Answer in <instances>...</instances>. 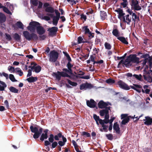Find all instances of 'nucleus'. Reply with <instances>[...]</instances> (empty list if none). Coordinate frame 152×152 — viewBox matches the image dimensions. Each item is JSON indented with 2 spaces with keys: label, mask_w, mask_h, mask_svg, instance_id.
Returning a JSON list of instances; mask_svg holds the SVG:
<instances>
[{
  "label": "nucleus",
  "mask_w": 152,
  "mask_h": 152,
  "mask_svg": "<svg viewBox=\"0 0 152 152\" xmlns=\"http://www.w3.org/2000/svg\"><path fill=\"white\" fill-rule=\"evenodd\" d=\"M100 115L102 116L105 115V119H108L109 118V112L108 110L104 109L101 110L99 112Z\"/></svg>",
  "instance_id": "obj_11"
},
{
  "label": "nucleus",
  "mask_w": 152,
  "mask_h": 152,
  "mask_svg": "<svg viewBox=\"0 0 152 152\" xmlns=\"http://www.w3.org/2000/svg\"><path fill=\"white\" fill-rule=\"evenodd\" d=\"M129 119L128 118H126L123 119V120L122 121L121 123L123 124H125L129 122Z\"/></svg>",
  "instance_id": "obj_50"
},
{
  "label": "nucleus",
  "mask_w": 152,
  "mask_h": 152,
  "mask_svg": "<svg viewBox=\"0 0 152 152\" xmlns=\"http://www.w3.org/2000/svg\"><path fill=\"white\" fill-rule=\"evenodd\" d=\"M139 58L137 57L135 55H131L128 56L124 61L121 60L118 63V66L122 64L123 66L125 65L126 67H129L131 66L132 63H139Z\"/></svg>",
  "instance_id": "obj_1"
},
{
  "label": "nucleus",
  "mask_w": 152,
  "mask_h": 152,
  "mask_svg": "<svg viewBox=\"0 0 152 152\" xmlns=\"http://www.w3.org/2000/svg\"><path fill=\"white\" fill-rule=\"evenodd\" d=\"M87 106L91 108H94L95 107L96 103L93 99H91L90 101L87 100L86 101Z\"/></svg>",
  "instance_id": "obj_16"
},
{
  "label": "nucleus",
  "mask_w": 152,
  "mask_h": 152,
  "mask_svg": "<svg viewBox=\"0 0 152 152\" xmlns=\"http://www.w3.org/2000/svg\"><path fill=\"white\" fill-rule=\"evenodd\" d=\"M47 15L49 16H50V18H53V24L54 25L56 26L59 20V18L58 17H57L54 16L53 14H48Z\"/></svg>",
  "instance_id": "obj_12"
},
{
  "label": "nucleus",
  "mask_w": 152,
  "mask_h": 152,
  "mask_svg": "<svg viewBox=\"0 0 152 152\" xmlns=\"http://www.w3.org/2000/svg\"><path fill=\"white\" fill-rule=\"evenodd\" d=\"M16 25L20 28L23 29V23L20 21L17 22L16 23Z\"/></svg>",
  "instance_id": "obj_37"
},
{
  "label": "nucleus",
  "mask_w": 152,
  "mask_h": 152,
  "mask_svg": "<svg viewBox=\"0 0 152 152\" xmlns=\"http://www.w3.org/2000/svg\"><path fill=\"white\" fill-rule=\"evenodd\" d=\"M37 80V77H31L28 78L26 80L29 83H32L36 81Z\"/></svg>",
  "instance_id": "obj_26"
},
{
  "label": "nucleus",
  "mask_w": 152,
  "mask_h": 152,
  "mask_svg": "<svg viewBox=\"0 0 152 152\" xmlns=\"http://www.w3.org/2000/svg\"><path fill=\"white\" fill-rule=\"evenodd\" d=\"M131 20V18L129 15H127L124 17L123 21L129 25Z\"/></svg>",
  "instance_id": "obj_20"
},
{
  "label": "nucleus",
  "mask_w": 152,
  "mask_h": 152,
  "mask_svg": "<svg viewBox=\"0 0 152 152\" xmlns=\"http://www.w3.org/2000/svg\"><path fill=\"white\" fill-rule=\"evenodd\" d=\"M102 129H100V130L101 132H107L108 126L106 125H102Z\"/></svg>",
  "instance_id": "obj_40"
},
{
  "label": "nucleus",
  "mask_w": 152,
  "mask_h": 152,
  "mask_svg": "<svg viewBox=\"0 0 152 152\" xmlns=\"http://www.w3.org/2000/svg\"><path fill=\"white\" fill-rule=\"evenodd\" d=\"M7 87V85L5 82L0 80V91H4Z\"/></svg>",
  "instance_id": "obj_21"
},
{
  "label": "nucleus",
  "mask_w": 152,
  "mask_h": 152,
  "mask_svg": "<svg viewBox=\"0 0 152 152\" xmlns=\"http://www.w3.org/2000/svg\"><path fill=\"white\" fill-rule=\"evenodd\" d=\"M67 80L68 83L72 86H76L77 85V83H76L72 82L69 79H67Z\"/></svg>",
  "instance_id": "obj_43"
},
{
  "label": "nucleus",
  "mask_w": 152,
  "mask_h": 152,
  "mask_svg": "<svg viewBox=\"0 0 152 152\" xmlns=\"http://www.w3.org/2000/svg\"><path fill=\"white\" fill-rule=\"evenodd\" d=\"M77 42L78 44L81 43H88V42L85 39L84 37H79L77 38Z\"/></svg>",
  "instance_id": "obj_22"
},
{
  "label": "nucleus",
  "mask_w": 152,
  "mask_h": 152,
  "mask_svg": "<svg viewBox=\"0 0 152 152\" xmlns=\"http://www.w3.org/2000/svg\"><path fill=\"white\" fill-rule=\"evenodd\" d=\"M52 148H55L58 145V143L56 142H52Z\"/></svg>",
  "instance_id": "obj_59"
},
{
  "label": "nucleus",
  "mask_w": 152,
  "mask_h": 152,
  "mask_svg": "<svg viewBox=\"0 0 152 152\" xmlns=\"http://www.w3.org/2000/svg\"><path fill=\"white\" fill-rule=\"evenodd\" d=\"M106 136L107 138L110 140H112L113 139V135L111 134H107Z\"/></svg>",
  "instance_id": "obj_55"
},
{
  "label": "nucleus",
  "mask_w": 152,
  "mask_h": 152,
  "mask_svg": "<svg viewBox=\"0 0 152 152\" xmlns=\"http://www.w3.org/2000/svg\"><path fill=\"white\" fill-rule=\"evenodd\" d=\"M5 5L7 6L8 8L10 10H12L14 9L13 5L9 2L6 3Z\"/></svg>",
  "instance_id": "obj_42"
},
{
  "label": "nucleus",
  "mask_w": 152,
  "mask_h": 152,
  "mask_svg": "<svg viewBox=\"0 0 152 152\" xmlns=\"http://www.w3.org/2000/svg\"><path fill=\"white\" fill-rule=\"evenodd\" d=\"M132 15L133 20L135 21L137 18V15L134 13H133Z\"/></svg>",
  "instance_id": "obj_58"
},
{
  "label": "nucleus",
  "mask_w": 152,
  "mask_h": 152,
  "mask_svg": "<svg viewBox=\"0 0 152 152\" xmlns=\"http://www.w3.org/2000/svg\"><path fill=\"white\" fill-rule=\"evenodd\" d=\"M92 87L91 84L87 83L81 85L80 86V90H86L87 89L91 88Z\"/></svg>",
  "instance_id": "obj_13"
},
{
  "label": "nucleus",
  "mask_w": 152,
  "mask_h": 152,
  "mask_svg": "<svg viewBox=\"0 0 152 152\" xmlns=\"http://www.w3.org/2000/svg\"><path fill=\"white\" fill-rule=\"evenodd\" d=\"M32 70H31V69H28V73L27 75V77H29L30 76H31V75H32Z\"/></svg>",
  "instance_id": "obj_64"
},
{
  "label": "nucleus",
  "mask_w": 152,
  "mask_h": 152,
  "mask_svg": "<svg viewBox=\"0 0 152 152\" xmlns=\"http://www.w3.org/2000/svg\"><path fill=\"white\" fill-rule=\"evenodd\" d=\"M30 128L31 132L34 133L33 137L35 139L38 138L42 132V129L40 128L39 129L38 128L34 127L32 126H31Z\"/></svg>",
  "instance_id": "obj_4"
},
{
  "label": "nucleus",
  "mask_w": 152,
  "mask_h": 152,
  "mask_svg": "<svg viewBox=\"0 0 152 152\" xmlns=\"http://www.w3.org/2000/svg\"><path fill=\"white\" fill-rule=\"evenodd\" d=\"M2 8H3V10L4 11V12L7 13L10 15L12 14V13L9 11L8 9L6 7L3 6V7Z\"/></svg>",
  "instance_id": "obj_41"
},
{
  "label": "nucleus",
  "mask_w": 152,
  "mask_h": 152,
  "mask_svg": "<svg viewBox=\"0 0 152 152\" xmlns=\"http://www.w3.org/2000/svg\"><path fill=\"white\" fill-rule=\"evenodd\" d=\"M105 47L106 49L110 50L111 48L110 45L107 42H105L104 44Z\"/></svg>",
  "instance_id": "obj_53"
},
{
  "label": "nucleus",
  "mask_w": 152,
  "mask_h": 152,
  "mask_svg": "<svg viewBox=\"0 0 152 152\" xmlns=\"http://www.w3.org/2000/svg\"><path fill=\"white\" fill-rule=\"evenodd\" d=\"M93 117L95 121H99L100 120L99 116H97L96 115L94 114Z\"/></svg>",
  "instance_id": "obj_61"
},
{
  "label": "nucleus",
  "mask_w": 152,
  "mask_h": 152,
  "mask_svg": "<svg viewBox=\"0 0 152 152\" xmlns=\"http://www.w3.org/2000/svg\"><path fill=\"white\" fill-rule=\"evenodd\" d=\"M6 20L5 15L3 14L0 12V23L4 22Z\"/></svg>",
  "instance_id": "obj_27"
},
{
  "label": "nucleus",
  "mask_w": 152,
  "mask_h": 152,
  "mask_svg": "<svg viewBox=\"0 0 152 152\" xmlns=\"http://www.w3.org/2000/svg\"><path fill=\"white\" fill-rule=\"evenodd\" d=\"M110 104L109 102L106 103L102 101H101L99 102L98 106L99 108L102 109L106 107Z\"/></svg>",
  "instance_id": "obj_18"
},
{
  "label": "nucleus",
  "mask_w": 152,
  "mask_h": 152,
  "mask_svg": "<svg viewBox=\"0 0 152 152\" xmlns=\"http://www.w3.org/2000/svg\"><path fill=\"white\" fill-rule=\"evenodd\" d=\"M116 11L118 14V18L119 19H120L124 15L122 10L120 9H118Z\"/></svg>",
  "instance_id": "obj_25"
},
{
  "label": "nucleus",
  "mask_w": 152,
  "mask_h": 152,
  "mask_svg": "<svg viewBox=\"0 0 152 152\" xmlns=\"http://www.w3.org/2000/svg\"><path fill=\"white\" fill-rule=\"evenodd\" d=\"M15 72L18 73V74L20 76H21L23 74V72L19 68H16L15 69Z\"/></svg>",
  "instance_id": "obj_34"
},
{
  "label": "nucleus",
  "mask_w": 152,
  "mask_h": 152,
  "mask_svg": "<svg viewBox=\"0 0 152 152\" xmlns=\"http://www.w3.org/2000/svg\"><path fill=\"white\" fill-rule=\"evenodd\" d=\"M0 76L1 77H2V76L4 77L7 80L9 78L8 75L4 72H0Z\"/></svg>",
  "instance_id": "obj_39"
},
{
  "label": "nucleus",
  "mask_w": 152,
  "mask_h": 152,
  "mask_svg": "<svg viewBox=\"0 0 152 152\" xmlns=\"http://www.w3.org/2000/svg\"><path fill=\"white\" fill-rule=\"evenodd\" d=\"M28 68H31L33 72L37 73L39 72L41 70V67L34 62L31 63V65L28 66Z\"/></svg>",
  "instance_id": "obj_6"
},
{
  "label": "nucleus",
  "mask_w": 152,
  "mask_h": 152,
  "mask_svg": "<svg viewBox=\"0 0 152 152\" xmlns=\"http://www.w3.org/2000/svg\"><path fill=\"white\" fill-rule=\"evenodd\" d=\"M9 90L11 92L15 93H18V89L12 86L10 87Z\"/></svg>",
  "instance_id": "obj_36"
},
{
  "label": "nucleus",
  "mask_w": 152,
  "mask_h": 152,
  "mask_svg": "<svg viewBox=\"0 0 152 152\" xmlns=\"http://www.w3.org/2000/svg\"><path fill=\"white\" fill-rule=\"evenodd\" d=\"M10 80L12 82H16L17 80L15 79V77L13 75L10 74L9 77Z\"/></svg>",
  "instance_id": "obj_44"
},
{
  "label": "nucleus",
  "mask_w": 152,
  "mask_h": 152,
  "mask_svg": "<svg viewBox=\"0 0 152 152\" xmlns=\"http://www.w3.org/2000/svg\"><path fill=\"white\" fill-rule=\"evenodd\" d=\"M37 33L39 35H42L45 32V30L42 26L39 25L37 27Z\"/></svg>",
  "instance_id": "obj_17"
},
{
  "label": "nucleus",
  "mask_w": 152,
  "mask_h": 152,
  "mask_svg": "<svg viewBox=\"0 0 152 152\" xmlns=\"http://www.w3.org/2000/svg\"><path fill=\"white\" fill-rule=\"evenodd\" d=\"M45 11L46 12L50 13V14H53L54 12V10L52 7L50 6L45 9Z\"/></svg>",
  "instance_id": "obj_28"
},
{
  "label": "nucleus",
  "mask_w": 152,
  "mask_h": 152,
  "mask_svg": "<svg viewBox=\"0 0 152 152\" xmlns=\"http://www.w3.org/2000/svg\"><path fill=\"white\" fill-rule=\"evenodd\" d=\"M106 82L109 84H112L115 83V80L111 79H109L106 81Z\"/></svg>",
  "instance_id": "obj_48"
},
{
  "label": "nucleus",
  "mask_w": 152,
  "mask_h": 152,
  "mask_svg": "<svg viewBox=\"0 0 152 152\" xmlns=\"http://www.w3.org/2000/svg\"><path fill=\"white\" fill-rule=\"evenodd\" d=\"M82 135L83 136H85L87 137H89L90 136V135L89 133L85 132H83L82 133Z\"/></svg>",
  "instance_id": "obj_57"
},
{
  "label": "nucleus",
  "mask_w": 152,
  "mask_h": 152,
  "mask_svg": "<svg viewBox=\"0 0 152 152\" xmlns=\"http://www.w3.org/2000/svg\"><path fill=\"white\" fill-rule=\"evenodd\" d=\"M50 4L49 3L47 2L45 3L44 4H43V8H44L45 9V10L46 8H47V7H50Z\"/></svg>",
  "instance_id": "obj_62"
},
{
  "label": "nucleus",
  "mask_w": 152,
  "mask_h": 152,
  "mask_svg": "<svg viewBox=\"0 0 152 152\" xmlns=\"http://www.w3.org/2000/svg\"><path fill=\"white\" fill-rule=\"evenodd\" d=\"M96 57L94 55H91L89 58V59L91 62H93V64H96V61H95Z\"/></svg>",
  "instance_id": "obj_38"
},
{
  "label": "nucleus",
  "mask_w": 152,
  "mask_h": 152,
  "mask_svg": "<svg viewBox=\"0 0 152 152\" xmlns=\"http://www.w3.org/2000/svg\"><path fill=\"white\" fill-rule=\"evenodd\" d=\"M141 57L142 58H145L143 60H142V61L143 66L145 65L146 63H148L150 64L151 61L152 60V56H150L148 54H146L142 55Z\"/></svg>",
  "instance_id": "obj_8"
},
{
  "label": "nucleus",
  "mask_w": 152,
  "mask_h": 152,
  "mask_svg": "<svg viewBox=\"0 0 152 152\" xmlns=\"http://www.w3.org/2000/svg\"><path fill=\"white\" fill-rule=\"evenodd\" d=\"M39 25V23L33 21L31 22L29 24V26L27 27V29L31 32H34L36 28H37V26Z\"/></svg>",
  "instance_id": "obj_7"
},
{
  "label": "nucleus",
  "mask_w": 152,
  "mask_h": 152,
  "mask_svg": "<svg viewBox=\"0 0 152 152\" xmlns=\"http://www.w3.org/2000/svg\"><path fill=\"white\" fill-rule=\"evenodd\" d=\"M143 76L145 80L147 81L149 83L152 82V77L149 76L148 75L147 76L144 75Z\"/></svg>",
  "instance_id": "obj_32"
},
{
  "label": "nucleus",
  "mask_w": 152,
  "mask_h": 152,
  "mask_svg": "<svg viewBox=\"0 0 152 152\" xmlns=\"http://www.w3.org/2000/svg\"><path fill=\"white\" fill-rule=\"evenodd\" d=\"M31 1L32 4L35 6L37 5L39 2L37 0H31Z\"/></svg>",
  "instance_id": "obj_54"
},
{
  "label": "nucleus",
  "mask_w": 152,
  "mask_h": 152,
  "mask_svg": "<svg viewBox=\"0 0 152 152\" xmlns=\"http://www.w3.org/2000/svg\"><path fill=\"white\" fill-rule=\"evenodd\" d=\"M100 16L102 20H104L107 17L106 12L104 11H101L100 12Z\"/></svg>",
  "instance_id": "obj_30"
},
{
  "label": "nucleus",
  "mask_w": 152,
  "mask_h": 152,
  "mask_svg": "<svg viewBox=\"0 0 152 152\" xmlns=\"http://www.w3.org/2000/svg\"><path fill=\"white\" fill-rule=\"evenodd\" d=\"M145 119L143 120L145 124L148 126L152 124V118L149 116H146Z\"/></svg>",
  "instance_id": "obj_14"
},
{
  "label": "nucleus",
  "mask_w": 152,
  "mask_h": 152,
  "mask_svg": "<svg viewBox=\"0 0 152 152\" xmlns=\"http://www.w3.org/2000/svg\"><path fill=\"white\" fill-rule=\"evenodd\" d=\"M131 6L132 9L135 10H140L142 9L137 0H131Z\"/></svg>",
  "instance_id": "obj_9"
},
{
  "label": "nucleus",
  "mask_w": 152,
  "mask_h": 152,
  "mask_svg": "<svg viewBox=\"0 0 152 152\" xmlns=\"http://www.w3.org/2000/svg\"><path fill=\"white\" fill-rule=\"evenodd\" d=\"M133 76L137 80L141 81L142 78V76L141 74H134Z\"/></svg>",
  "instance_id": "obj_33"
},
{
  "label": "nucleus",
  "mask_w": 152,
  "mask_h": 152,
  "mask_svg": "<svg viewBox=\"0 0 152 152\" xmlns=\"http://www.w3.org/2000/svg\"><path fill=\"white\" fill-rule=\"evenodd\" d=\"M112 34L115 36L117 37H119L120 35V32L118 29V27L117 26L115 25L112 31Z\"/></svg>",
  "instance_id": "obj_15"
},
{
  "label": "nucleus",
  "mask_w": 152,
  "mask_h": 152,
  "mask_svg": "<svg viewBox=\"0 0 152 152\" xmlns=\"http://www.w3.org/2000/svg\"><path fill=\"white\" fill-rule=\"evenodd\" d=\"M117 84L120 88L123 89L128 90L130 89V87L121 80L118 81L117 83Z\"/></svg>",
  "instance_id": "obj_10"
},
{
  "label": "nucleus",
  "mask_w": 152,
  "mask_h": 152,
  "mask_svg": "<svg viewBox=\"0 0 152 152\" xmlns=\"http://www.w3.org/2000/svg\"><path fill=\"white\" fill-rule=\"evenodd\" d=\"M58 30L57 27H53L48 29V31L51 33L54 34Z\"/></svg>",
  "instance_id": "obj_29"
},
{
  "label": "nucleus",
  "mask_w": 152,
  "mask_h": 152,
  "mask_svg": "<svg viewBox=\"0 0 152 152\" xmlns=\"http://www.w3.org/2000/svg\"><path fill=\"white\" fill-rule=\"evenodd\" d=\"M58 56L57 52L54 50L50 51L49 54V60L50 62H55L56 61Z\"/></svg>",
  "instance_id": "obj_5"
},
{
  "label": "nucleus",
  "mask_w": 152,
  "mask_h": 152,
  "mask_svg": "<svg viewBox=\"0 0 152 152\" xmlns=\"http://www.w3.org/2000/svg\"><path fill=\"white\" fill-rule=\"evenodd\" d=\"M61 76L63 77H69L70 76L68 75L67 73L64 72H60Z\"/></svg>",
  "instance_id": "obj_52"
},
{
  "label": "nucleus",
  "mask_w": 152,
  "mask_h": 152,
  "mask_svg": "<svg viewBox=\"0 0 152 152\" xmlns=\"http://www.w3.org/2000/svg\"><path fill=\"white\" fill-rule=\"evenodd\" d=\"M62 135L61 133H59L57 135H56L54 136L55 140H59V138L62 137Z\"/></svg>",
  "instance_id": "obj_49"
},
{
  "label": "nucleus",
  "mask_w": 152,
  "mask_h": 152,
  "mask_svg": "<svg viewBox=\"0 0 152 152\" xmlns=\"http://www.w3.org/2000/svg\"><path fill=\"white\" fill-rule=\"evenodd\" d=\"M6 35V39L8 40L9 41L11 40V36L9 34H5Z\"/></svg>",
  "instance_id": "obj_60"
},
{
  "label": "nucleus",
  "mask_w": 152,
  "mask_h": 152,
  "mask_svg": "<svg viewBox=\"0 0 152 152\" xmlns=\"http://www.w3.org/2000/svg\"><path fill=\"white\" fill-rule=\"evenodd\" d=\"M130 87L139 93L141 92L142 91L143 93L148 94L150 91L149 87L146 85L144 86L143 88L140 85L138 84H133V86H131Z\"/></svg>",
  "instance_id": "obj_2"
},
{
  "label": "nucleus",
  "mask_w": 152,
  "mask_h": 152,
  "mask_svg": "<svg viewBox=\"0 0 152 152\" xmlns=\"http://www.w3.org/2000/svg\"><path fill=\"white\" fill-rule=\"evenodd\" d=\"M48 129H46L44 131V133H43L42 134L40 139L41 140L43 141L44 139H47L48 138Z\"/></svg>",
  "instance_id": "obj_19"
},
{
  "label": "nucleus",
  "mask_w": 152,
  "mask_h": 152,
  "mask_svg": "<svg viewBox=\"0 0 152 152\" xmlns=\"http://www.w3.org/2000/svg\"><path fill=\"white\" fill-rule=\"evenodd\" d=\"M15 39L17 41L19 40L20 39V35L17 33H15L13 36Z\"/></svg>",
  "instance_id": "obj_47"
},
{
  "label": "nucleus",
  "mask_w": 152,
  "mask_h": 152,
  "mask_svg": "<svg viewBox=\"0 0 152 152\" xmlns=\"http://www.w3.org/2000/svg\"><path fill=\"white\" fill-rule=\"evenodd\" d=\"M67 66L68 69L72 72L71 68L73 66V65L71 64L69 62H68L67 65Z\"/></svg>",
  "instance_id": "obj_56"
},
{
  "label": "nucleus",
  "mask_w": 152,
  "mask_h": 152,
  "mask_svg": "<svg viewBox=\"0 0 152 152\" xmlns=\"http://www.w3.org/2000/svg\"><path fill=\"white\" fill-rule=\"evenodd\" d=\"M54 136L53 134H51L50 135V137L48 138L49 141L51 143L53 142L54 141Z\"/></svg>",
  "instance_id": "obj_46"
},
{
  "label": "nucleus",
  "mask_w": 152,
  "mask_h": 152,
  "mask_svg": "<svg viewBox=\"0 0 152 152\" xmlns=\"http://www.w3.org/2000/svg\"><path fill=\"white\" fill-rule=\"evenodd\" d=\"M113 129L117 133L119 134L120 133V128L119 126L117 123H115L113 125Z\"/></svg>",
  "instance_id": "obj_24"
},
{
  "label": "nucleus",
  "mask_w": 152,
  "mask_h": 152,
  "mask_svg": "<svg viewBox=\"0 0 152 152\" xmlns=\"http://www.w3.org/2000/svg\"><path fill=\"white\" fill-rule=\"evenodd\" d=\"M85 34H88L90 32L89 29L88 28L87 26H85L83 27Z\"/></svg>",
  "instance_id": "obj_51"
},
{
  "label": "nucleus",
  "mask_w": 152,
  "mask_h": 152,
  "mask_svg": "<svg viewBox=\"0 0 152 152\" xmlns=\"http://www.w3.org/2000/svg\"><path fill=\"white\" fill-rule=\"evenodd\" d=\"M23 34L25 38L28 41L32 39L37 40L38 39V37L36 34L34 33L30 34L27 31H24Z\"/></svg>",
  "instance_id": "obj_3"
},
{
  "label": "nucleus",
  "mask_w": 152,
  "mask_h": 152,
  "mask_svg": "<svg viewBox=\"0 0 152 152\" xmlns=\"http://www.w3.org/2000/svg\"><path fill=\"white\" fill-rule=\"evenodd\" d=\"M60 73V72H58L57 73H53L56 77L58 80H60L61 77V74Z\"/></svg>",
  "instance_id": "obj_35"
},
{
  "label": "nucleus",
  "mask_w": 152,
  "mask_h": 152,
  "mask_svg": "<svg viewBox=\"0 0 152 152\" xmlns=\"http://www.w3.org/2000/svg\"><path fill=\"white\" fill-rule=\"evenodd\" d=\"M68 1L70 2L71 4L72 5L73 4H75L77 2H78L79 1V0H67ZM82 1H84L85 0H81Z\"/></svg>",
  "instance_id": "obj_45"
},
{
  "label": "nucleus",
  "mask_w": 152,
  "mask_h": 152,
  "mask_svg": "<svg viewBox=\"0 0 152 152\" xmlns=\"http://www.w3.org/2000/svg\"><path fill=\"white\" fill-rule=\"evenodd\" d=\"M65 55H66V57L67 58V59L68 61V62H69V63H70V62L72 60H71V59L70 56L67 53H66V54H65Z\"/></svg>",
  "instance_id": "obj_63"
},
{
  "label": "nucleus",
  "mask_w": 152,
  "mask_h": 152,
  "mask_svg": "<svg viewBox=\"0 0 152 152\" xmlns=\"http://www.w3.org/2000/svg\"><path fill=\"white\" fill-rule=\"evenodd\" d=\"M99 123L102 125H102H104V124H107L109 122V121L108 119H105L104 120H102L101 119H100V120L99 121Z\"/></svg>",
  "instance_id": "obj_31"
},
{
  "label": "nucleus",
  "mask_w": 152,
  "mask_h": 152,
  "mask_svg": "<svg viewBox=\"0 0 152 152\" xmlns=\"http://www.w3.org/2000/svg\"><path fill=\"white\" fill-rule=\"evenodd\" d=\"M117 39L122 42L123 43L126 44L128 45V42L126 40V39L124 37H119L117 38Z\"/></svg>",
  "instance_id": "obj_23"
}]
</instances>
